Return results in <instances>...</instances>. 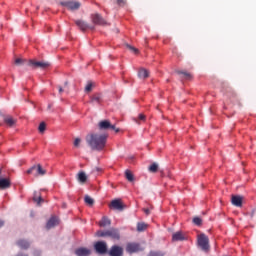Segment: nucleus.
Here are the masks:
<instances>
[{
    "label": "nucleus",
    "mask_w": 256,
    "mask_h": 256,
    "mask_svg": "<svg viewBox=\"0 0 256 256\" xmlns=\"http://www.w3.org/2000/svg\"><path fill=\"white\" fill-rule=\"evenodd\" d=\"M109 135L99 132H91L86 135V143L92 151H103L107 145Z\"/></svg>",
    "instance_id": "f257e3e1"
},
{
    "label": "nucleus",
    "mask_w": 256,
    "mask_h": 256,
    "mask_svg": "<svg viewBox=\"0 0 256 256\" xmlns=\"http://www.w3.org/2000/svg\"><path fill=\"white\" fill-rule=\"evenodd\" d=\"M97 237H110V239H113L114 241H119L121 239V233L119 232V229L116 228H110L108 230H100L96 232Z\"/></svg>",
    "instance_id": "f03ea898"
},
{
    "label": "nucleus",
    "mask_w": 256,
    "mask_h": 256,
    "mask_svg": "<svg viewBox=\"0 0 256 256\" xmlns=\"http://www.w3.org/2000/svg\"><path fill=\"white\" fill-rule=\"evenodd\" d=\"M99 131H115V133H119V128H116L115 125L111 124L109 120H101L98 123Z\"/></svg>",
    "instance_id": "7ed1b4c3"
},
{
    "label": "nucleus",
    "mask_w": 256,
    "mask_h": 256,
    "mask_svg": "<svg viewBox=\"0 0 256 256\" xmlns=\"http://www.w3.org/2000/svg\"><path fill=\"white\" fill-rule=\"evenodd\" d=\"M28 65L32 67V69H49V67H51V63L47 61L30 60Z\"/></svg>",
    "instance_id": "20e7f679"
},
{
    "label": "nucleus",
    "mask_w": 256,
    "mask_h": 256,
    "mask_svg": "<svg viewBox=\"0 0 256 256\" xmlns=\"http://www.w3.org/2000/svg\"><path fill=\"white\" fill-rule=\"evenodd\" d=\"M47 171L41 167V164H38L37 166H32L30 169L27 170L28 175H35V177L41 175H45Z\"/></svg>",
    "instance_id": "39448f33"
},
{
    "label": "nucleus",
    "mask_w": 256,
    "mask_h": 256,
    "mask_svg": "<svg viewBox=\"0 0 256 256\" xmlns=\"http://www.w3.org/2000/svg\"><path fill=\"white\" fill-rule=\"evenodd\" d=\"M198 245L202 251H209V237L205 234H200L198 236Z\"/></svg>",
    "instance_id": "423d86ee"
},
{
    "label": "nucleus",
    "mask_w": 256,
    "mask_h": 256,
    "mask_svg": "<svg viewBox=\"0 0 256 256\" xmlns=\"http://www.w3.org/2000/svg\"><path fill=\"white\" fill-rule=\"evenodd\" d=\"M94 249L99 255H105L107 253V242L98 241L94 244Z\"/></svg>",
    "instance_id": "0eeeda50"
},
{
    "label": "nucleus",
    "mask_w": 256,
    "mask_h": 256,
    "mask_svg": "<svg viewBox=\"0 0 256 256\" xmlns=\"http://www.w3.org/2000/svg\"><path fill=\"white\" fill-rule=\"evenodd\" d=\"M61 5L63 7H67V9H69V11H77V9H79V7H81V3L75 2V1L61 2Z\"/></svg>",
    "instance_id": "6e6552de"
},
{
    "label": "nucleus",
    "mask_w": 256,
    "mask_h": 256,
    "mask_svg": "<svg viewBox=\"0 0 256 256\" xmlns=\"http://www.w3.org/2000/svg\"><path fill=\"white\" fill-rule=\"evenodd\" d=\"M91 19L94 25H101V26L107 25V21L100 14H92Z\"/></svg>",
    "instance_id": "1a4fd4ad"
},
{
    "label": "nucleus",
    "mask_w": 256,
    "mask_h": 256,
    "mask_svg": "<svg viewBox=\"0 0 256 256\" xmlns=\"http://www.w3.org/2000/svg\"><path fill=\"white\" fill-rule=\"evenodd\" d=\"M110 209H114L115 211H123V209H125V205L123 202H121V200L115 199L111 201Z\"/></svg>",
    "instance_id": "9d476101"
},
{
    "label": "nucleus",
    "mask_w": 256,
    "mask_h": 256,
    "mask_svg": "<svg viewBox=\"0 0 256 256\" xmlns=\"http://www.w3.org/2000/svg\"><path fill=\"white\" fill-rule=\"evenodd\" d=\"M109 256H123V248L118 245H114L108 252Z\"/></svg>",
    "instance_id": "9b49d317"
},
{
    "label": "nucleus",
    "mask_w": 256,
    "mask_h": 256,
    "mask_svg": "<svg viewBox=\"0 0 256 256\" xmlns=\"http://www.w3.org/2000/svg\"><path fill=\"white\" fill-rule=\"evenodd\" d=\"M75 24L77 25V27H79L80 31H86L87 29H95V26H89V24H87V22L83 20H76Z\"/></svg>",
    "instance_id": "f8f14e48"
},
{
    "label": "nucleus",
    "mask_w": 256,
    "mask_h": 256,
    "mask_svg": "<svg viewBox=\"0 0 256 256\" xmlns=\"http://www.w3.org/2000/svg\"><path fill=\"white\" fill-rule=\"evenodd\" d=\"M126 251L128 253H137V252L141 251V246L137 243H129L126 246Z\"/></svg>",
    "instance_id": "ddd939ff"
},
{
    "label": "nucleus",
    "mask_w": 256,
    "mask_h": 256,
    "mask_svg": "<svg viewBox=\"0 0 256 256\" xmlns=\"http://www.w3.org/2000/svg\"><path fill=\"white\" fill-rule=\"evenodd\" d=\"M231 203L235 207H243V197L238 195H233L231 198Z\"/></svg>",
    "instance_id": "4468645a"
},
{
    "label": "nucleus",
    "mask_w": 256,
    "mask_h": 256,
    "mask_svg": "<svg viewBox=\"0 0 256 256\" xmlns=\"http://www.w3.org/2000/svg\"><path fill=\"white\" fill-rule=\"evenodd\" d=\"M57 225H59V218L58 217H51L47 224H46V228L47 229H53V227H57Z\"/></svg>",
    "instance_id": "2eb2a0df"
},
{
    "label": "nucleus",
    "mask_w": 256,
    "mask_h": 256,
    "mask_svg": "<svg viewBox=\"0 0 256 256\" xmlns=\"http://www.w3.org/2000/svg\"><path fill=\"white\" fill-rule=\"evenodd\" d=\"M75 255L77 256H89L91 255V250L87 248H78L75 250Z\"/></svg>",
    "instance_id": "dca6fc26"
},
{
    "label": "nucleus",
    "mask_w": 256,
    "mask_h": 256,
    "mask_svg": "<svg viewBox=\"0 0 256 256\" xmlns=\"http://www.w3.org/2000/svg\"><path fill=\"white\" fill-rule=\"evenodd\" d=\"M4 123L8 126V127H15L17 120L14 119L11 116H5L4 117Z\"/></svg>",
    "instance_id": "f3484780"
},
{
    "label": "nucleus",
    "mask_w": 256,
    "mask_h": 256,
    "mask_svg": "<svg viewBox=\"0 0 256 256\" xmlns=\"http://www.w3.org/2000/svg\"><path fill=\"white\" fill-rule=\"evenodd\" d=\"M11 187V181L7 178L0 179V189H9Z\"/></svg>",
    "instance_id": "a211bd4d"
},
{
    "label": "nucleus",
    "mask_w": 256,
    "mask_h": 256,
    "mask_svg": "<svg viewBox=\"0 0 256 256\" xmlns=\"http://www.w3.org/2000/svg\"><path fill=\"white\" fill-rule=\"evenodd\" d=\"M175 73H177V75H182V79H193V75L187 71L176 70Z\"/></svg>",
    "instance_id": "6ab92c4d"
},
{
    "label": "nucleus",
    "mask_w": 256,
    "mask_h": 256,
    "mask_svg": "<svg viewBox=\"0 0 256 256\" xmlns=\"http://www.w3.org/2000/svg\"><path fill=\"white\" fill-rule=\"evenodd\" d=\"M138 77H139V79H147V77H149V70H147L145 68H141L138 71Z\"/></svg>",
    "instance_id": "aec40b11"
},
{
    "label": "nucleus",
    "mask_w": 256,
    "mask_h": 256,
    "mask_svg": "<svg viewBox=\"0 0 256 256\" xmlns=\"http://www.w3.org/2000/svg\"><path fill=\"white\" fill-rule=\"evenodd\" d=\"M172 241H185V236L181 232H176L172 235Z\"/></svg>",
    "instance_id": "412c9836"
},
{
    "label": "nucleus",
    "mask_w": 256,
    "mask_h": 256,
    "mask_svg": "<svg viewBox=\"0 0 256 256\" xmlns=\"http://www.w3.org/2000/svg\"><path fill=\"white\" fill-rule=\"evenodd\" d=\"M109 225H111V220L105 216L99 221L100 227H109Z\"/></svg>",
    "instance_id": "4be33fe9"
},
{
    "label": "nucleus",
    "mask_w": 256,
    "mask_h": 256,
    "mask_svg": "<svg viewBox=\"0 0 256 256\" xmlns=\"http://www.w3.org/2000/svg\"><path fill=\"white\" fill-rule=\"evenodd\" d=\"M33 201H35V203H37L38 206L41 205V203H44V199L43 197H41V194L35 192L34 193V197H33Z\"/></svg>",
    "instance_id": "5701e85b"
},
{
    "label": "nucleus",
    "mask_w": 256,
    "mask_h": 256,
    "mask_svg": "<svg viewBox=\"0 0 256 256\" xmlns=\"http://www.w3.org/2000/svg\"><path fill=\"white\" fill-rule=\"evenodd\" d=\"M77 179L79 183H87V174H85V172H79L77 174Z\"/></svg>",
    "instance_id": "b1692460"
},
{
    "label": "nucleus",
    "mask_w": 256,
    "mask_h": 256,
    "mask_svg": "<svg viewBox=\"0 0 256 256\" xmlns=\"http://www.w3.org/2000/svg\"><path fill=\"white\" fill-rule=\"evenodd\" d=\"M147 227H149V225L146 224L145 222H138V224H137V231L139 233H141L143 231H146Z\"/></svg>",
    "instance_id": "393cba45"
},
{
    "label": "nucleus",
    "mask_w": 256,
    "mask_h": 256,
    "mask_svg": "<svg viewBox=\"0 0 256 256\" xmlns=\"http://www.w3.org/2000/svg\"><path fill=\"white\" fill-rule=\"evenodd\" d=\"M90 103H96L97 105H99L101 103V94H94L93 96H91Z\"/></svg>",
    "instance_id": "a878e982"
},
{
    "label": "nucleus",
    "mask_w": 256,
    "mask_h": 256,
    "mask_svg": "<svg viewBox=\"0 0 256 256\" xmlns=\"http://www.w3.org/2000/svg\"><path fill=\"white\" fill-rule=\"evenodd\" d=\"M17 245L20 249H29V242H27L26 240H19L17 242Z\"/></svg>",
    "instance_id": "bb28decb"
},
{
    "label": "nucleus",
    "mask_w": 256,
    "mask_h": 256,
    "mask_svg": "<svg viewBox=\"0 0 256 256\" xmlns=\"http://www.w3.org/2000/svg\"><path fill=\"white\" fill-rule=\"evenodd\" d=\"M84 201L86 203V205H89V207H93L95 200H93V198H91L89 195H86L84 197Z\"/></svg>",
    "instance_id": "cd10ccee"
},
{
    "label": "nucleus",
    "mask_w": 256,
    "mask_h": 256,
    "mask_svg": "<svg viewBox=\"0 0 256 256\" xmlns=\"http://www.w3.org/2000/svg\"><path fill=\"white\" fill-rule=\"evenodd\" d=\"M125 177H126L127 181H130V182L135 181V177L133 176V173H131V171H129V170H126Z\"/></svg>",
    "instance_id": "c85d7f7f"
},
{
    "label": "nucleus",
    "mask_w": 256,
    "mask_h": 256,
    "mask_svg": "<svg viewBox=\"0 0 256 256\" xmlns=\"http://www.w3.org/2000/svg\"><path fill=\"white\" fill-rule=\"evenodd\" d=\"M158 169L159 165H157V163H153L152 165L149 166L150 173H157Z\"/></svg>",
    "instance_id": "c756f323"
},
{
    "label": "nucleus",
    "mask_w": 256,
    "mask_h": 256,
    "mask_svg": "<svg viewBox=\"0 0 256 256\" xmlns=\"http://www.w3.org/2000/svg\"><path fill=\"white\" fill-rule=\"evenodd\" d=\"M46 127H47V125L45 124V122H41L38 127V131H40V133H45Z\"/></svg>",
    "instance_id": "7c9ffc66"
},
{
    "label": "nucleus",
    "mask_w": 256,
    "mask_h": 256,
    "mask_svg": "<svg viewBox=\"0 0 256 256\" xmlns=\"http://www.w3.org/2000/svg\"><path fill=\"white\" fill-rule=\"evenodd\" d=\"M127 49H129L130 51H132V53H135V55H137V53H139V49L127 44L126 45Z\"/></svg>",
    "instance_id": "2f4dec72"
},
{
    "label": "nucleus",
    "mask_w": 256,
    "mask_h": 256,
    "mask_svg": "<svg viewBox=\"0 0 256 256\" xmlns=\"http://www.w3.org/2000/svg\"><path fill=\"white\" fill-rule=\"evenodd\" d=\"M116 3L119 7H125V5H127V0H116Z\"/></svg>",
    "instance_id": "473e14b6"
},
{
    "label": "nucleus",
    "mask_w": 256,
    "mask_h": 256,
    "mask_svg": "<svg viewBox=\"0 0 256 256\" xmlns=\"http://www.w3.org/2000/svg\"><path fill=\"white\" fill-rule=\"evenodd\" d=\"M92 89H93V83L89 82V83L86 85V87H85V91H86L87 93H90V91H92Z\"/></svg>",
    "instance_id": "72a5a7b5"
},
{
    "label": "nucleus",
    "mask_w": 256,
    "mask_h": 256,
    "mask_svg": "<svg viewBox=\"0 0 256 256\" xmlns=\"http://www.w3.org/2000/svg\"><path fill=\"white\" fill-rule=\"evenodd\" d=\"M193 223H194V225H201V223H203V220H201V218H199V217H195L193 219Z\"/></svg>",
    "instance_id": "f704fd0d"
},
{
    "label": "nucleus",
    "mask_w": 256,
    "mask_h": 256,
    "mask_svg": "<svg viewBox=\"0 0 256 256\" xmlns=\"http://www.w3.org/2000/svg\"><path fill=\"white\" fill-rule=\"evenodd\" d=\"M25 63V60L21 59V58H17L15 60V65H23Z\"/></svg>",
    "instance_id": "c9c22d12"
},
{
    "label": "nucleus",
    "mask_w": 256,
    "mask_h": 256,
    "mask_svg": "<svg viewBox=\"0 0 256 256\" xmlns=\"http://www.w3.org/2000/svg\"><path fill=\"white\" fill-rule=\"evenodd\" d=\"M79 145H81V140H80V138H76L74 140V147H79Z\"/></svg>",
    "instance_id": "e433bc0d"
},
{
    "label": "nucleus",
    "mask_w": 256,
    "mask_h": 256,
    "mask_svg": "<svg viewBox=\"0 0 256 256\" xmlns=\"http://www.w3.org/2000/svg\"><path fill=\"white\" fill-rule=\"evenodd\" d=\"M138 119H139V121H145V115L139 114Z\"/></svg>",
    "instance_id": "4c0bfd02"
},
{
    "label": "nucleus",
    "mask_w": 256,
    "mask_h": 256,
    "mask_svg": "<svg viewBox=\"0 0 256 256\" xmlns=\"http://www.w3.org/2000/svg\"><path fill=\"white\" fill-rule=\"evenodd\" d=\"M144 213H145L146 215H150L151 210H149L148 208H145V209H144Z\"/></svg>",
    "instance_id": "58836bf2"
},
{
    "label": "nucleus",
    "mask_w": 256,
    "mask_h": 256,
    "mask_svg": "<svg viewBox=\"0 0 256 256\" xmlns=\"http://www.w3.org/2000/svg\"><path fill=\"white\" fill-rule=\"evenodd\" d=\"M149 256H159L157 252H150Z\"/></svg>",
    "instance_id": "ea45409f"
},
{
    "label": "nucleus",
    "mask_w": 256,
    "mask_h": 256,
    "mask_svg": "<svg viewBox=\"0 0 256 256\" xmlns=\"http://www.w3.org/2000/svg\"><path fill=\"white\" fill-rule=\"evenodd\" d=\"M5 225V222L3 220H0V229Z\"/></svg>",
    "instance_id": "a19ab883"
},
{
    "label": "nucleus",
    "mask_w": 256,
    "mask_h": 256,
    "mask_svg": "<svg viewBox=\"0 0 256 256\" xmlns=\"http://www.w3.org/2000/svg\"><path fill=\"white\" fill-rule=\"evenodd\" d=\"M62 92H63V88L59 87V93H62Z\"/></svg>",
    "instance_id": "79ce46f5"
},
{
    "label": "nucleus",
    "mask_w": 256,
    "mask_h": 256,
    "mask_svg": "<svg viewBox=\"0 0 256 256\" xmlns=\"http://www.w3.org/2000/svg\"><path fill=\"white\" fill-rule=\"evenodd\" d=\"M17 256H27V255H23V254H18Z\"/></svg>",
    "instance_id": "37998d69"
},
{
    "label": "nucleus",
    "mask_w": 256,
    "mask_h": 256,
    "mask_svg": "<svg viewBox=\"0 0 256 256\" xmlns=\"http://www.w3.org/2000/svg\"><path fill=\"white\" fill-rule=\"evenodd\" d=\"M135 122H136V123H139V121H137V119H135Z\"/></svg>",
    "instance_id": "c03bdc74"
},
{
    "label": "nucleus",
    "mask_w": 256,
    "mask_h": 256,
    "mask_svg": "<svg viewBox=\"0 0 256 256\" xmlns=\"http://www.w3.org/2000/svg\"><path fill=\"white\" fill-rule=\"evenodd\" d=\"M116 32L118 33V32H119V29H116Z\"/></svg>",
    "instance_id": "a18cd8bd"
},
{
    "label": "nucleus",
    "mask_w": 256,
    "mask_h": 256,
    "mask_svg": "<svg viewBox=\"0 0 256 256\" xmlns=\"http://www.w3.org/2000/svg\"><path fill=\"white\" fill-rule=\"evenodd\" d=\"M0 175H1V169H0Z\"/></svg>",
    "instance_id": "49530a36"
}]
</instances>
